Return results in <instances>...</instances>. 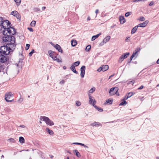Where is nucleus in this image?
<instances>
[{"instance_id":"nucleus-1","label":"nucleus","mask_w":159,"mask_h":159,"mask_svg":"<svg viewBox=\"0 0 159 159\" xmlns=\"http://www.w3.org/2000/svg\"><path fill=\"white\" fill-rule=\"evenodd\" d=\"M11 41L5 42L6 46H3L0 48V54H1L4 55H8L11 51H12L16 46L15 43V39L13 37L11 38Z\"/></svg>"},{"instance_id":"nucleus-2","label":"nucleus","mask_w":159,"mask_h":159,"mask_svg":"<svg viewBox=\"0 0 159 159\" xmlns=\"http://www.w3.org/2000/svg\"><path fill=\"white\" fill-rule=\"evenodd\" d=\"M16 32V30L13 27L11 26L7 29L3 30V34L4 36L2 37V39L3 42H7L11 41V38L14 37L11 35L15 34Z\"/></svg>"},{"instance_id":"nucleus-3","label":"nucleus","mask_w":159,"mask_h":159,"mask_svg":"<svg viewBox=\"0 0 159 159\" xmlns=\"http://www.w3.org/2000/svg\"><path fill=\"white\" fill-rule=\"evenodd\" d=\"M41 121H43L45 122L46 124L50 126L54 125L53 122L50 120L48 118L44 116H41L40 118Z\"/></svg>"},{"instance_id":"nucleus-4","label":"nucleus","mask_w":159,"mask_h":159,"mask_svg":"<svg viewBox=\"0 0 159 159\" xmlns=\"http://www.w3.org/2000/svg\"><path fill=\"white\" fill-rule=\"evenodd\" d=\"M2 24L1 25V30L2 29H3L4 30L7 29L11 26L10 22L7 20H6L4 21L3 20Z\"/></svg>"},{"instance_id":"nucleus-5","label":"nucleus","mask_w":159,"mask_h":159,"mask_svg":"<svg viewBox=\"0 0 159 159\" xmlns=\"http://www.w3.org/2000/svg\"><path fill=\"white\" fill-rule=\"evenodd\" d=\"M88 95L89 100V103L93 105L95 108H97V107L95 105L96 102L94 99V98L90 94L88 93Z\"/></svg>"},{"instance_id":"nucleus-6","label":"nucleus","mask_w":159,"mask_h":159,"mask_svg":"<svg viewBox=\"0 0 159 159\" xmlns=\"http://www.w3.org/2000/svg\"><path fill=\"white\" fill-rule=\"evenodd\" d=\"M118 90V87H113L111 88L109 92V93L111 95H113L115 94L119 96V94H117V92Z\"/></svg>"},{"instance_id":"nucleus-7","label":"nucleus","mask_w":159,"mask_h":159,"mask_svg":"<svg viewBox=\"0 0 159 159\" xmlns=\"http://www.w3.org/2000/svg\"><path fill=\"white\" fill-rule=\"evenodd\" d=\"M140 50L141 49L139 48H136L130 57V61L132 60L133 58L134 57H137L138 56V52L140 51Z\"/></svg>"},{"instance_id":"nucleus-8","label":"nucleus","mask_w":159,"mask_h":159,"mask_svg":"<svg viewBox=\"0 0 159 159\" xmlns=\"http://www.w3.org/2000/svg\"><path fill=\"white\" fill-rule=\"evenodd\" d=\"M129 55V52L125 53L124 54L122 55L120 57L119 59V62H122L124 59L127 58Z\"/></svg>"},{"instance_id":"nucleus-9","label":"nucleus","mask_w":159,"mask_h":159,"mask_svg":"<svg viewBox=\"0 0 159 159\" xmlns=\"http://www.w3.org/2000/svg\"><path fill=\"white\" fill-rule=\"evenodd\" d=\"M12 93L10 92L6 94L5 95V99L6 101L8 102L12 101L11 100H10L11 97L12 96Z\"/></svg>"},{"instance_id":"nucleus-10","label":"nucleus","mask_w":159,"mask_h":159,"mask_svg":"<svg viewBox=\"0 0 159 159\" xmlns=\"http://www.w3.org/2000/svg\"><path fill=\"white\" fill-rule=\"evenodd\" d=\"M7 55H4L2 54H0V62L2 63H4L7 60Z\"/></svg>"},{"instance_id":"nucleus-11","label":"nucleus","mask_w":159,"mask_h":159,"mask_svg":"<svg viewBox=\"0 0 159 159\" xmlns=\"http://www.w3.org/2000/svg\"><path fill=\"white\" fill-rule=\"evenodd\" d=\"M111 39V37L110 36H107L105 38H104L102 42L100 43L101 45H103L104 43H105L108 42Z\"/></svg>"},{"instance_id":"nucleus-12","label":"nucleus","mask_w":159,"mask_h":159,"mask_svg":"<svg viewBox=\"0 0 159 159\" xmlns=\"http://www.w3.org/2000/svg\"><path fill=\"white\" fill-rule=\"evenodd\" d=\"M11 14L15 16L17 19H20V16L18 12L16 11H12L11 13Z\"/></svg>"},{"instance_id":"nucleus-13","label":"nucleus","mask_w":159,"mask_h":159,"mask_svg":"<svg viewBox=\"0 0 159 159\" xmlns=\"http://www.w3.org/2000/svg\"><path fill=\"white\" fill-rule=\"evenodd\" d=\"M85 66H82L80 68V75L82 78H83L84 77V75L85 73Z\"/></svg>"},{"instance_id":"nucleus-14","label":"nucleus","mask_w":159,"mask_h":159,"mask_svg":"<svg viewBox=\"0 0 159 159\" xmlns=\"http://www.w3.org/2000/svg\"><path fill=\"white\" fill-rule=\"evenodd\" d=\"M148 22L149 21L148 20H146L143 23L139 24L137 26L138 27H144L147 26Z\"/></svg>"},{"instance_id":"nucleus-15","label":"nucleus","mask_w":159,"mask_h":159,"mask_svg":"<svg viewBox=\"0 0 159 159\" xmlns=\"http://www.w3.org/2000/svg\"><path fill=\"white\" fill-rule=\"evenodd\" d=\"M54 47L59 52H61V53L62 52V50L59 45L58 44H56Z\"/></svg>"},{"instance_id":"nucleus-16","label":"nucleus","mask_w":159,"mask_h":159,"mask_svg":"<svg viewBox=\"0 0 159 159\" xmlns=\"http://www.w3.org/2000/svg\"><path fill=\"white\" fill-rule=\"evenodd\" d=\"M120 21L121 24H123L125 22L126 20L124 16H121L120 17Z\"/></svg>"},{"instance_id":"nucleus-17","label":"nucleus","mask_w":159,"mask_h":159,"mask_svg":"<svg viewBox=\"0 0 159 159\" xmlns=\"http://www.w3.org/2000/svg\"><path fill=\"white\" fill-rule=\"evenodd\" d=\"M102 67L103 71H106L108 69V66L107 65H102Z\"/></svg>"},{"instance_id":"nucleus-18","label":"nucleus","mask_w":159,"mask_h":159,"mask_svg":"<svg viewBox=\"0 0 159 159\" xmlns=\"http://www.w3.org/2000/svg\"><path fill=\"white\" fill-rule=\"evenodd\" d=\"M73 144L79 145L84 146V148H88L89 147L88 146L85 145L84 144L79 143H73Z\"/></svg>"},{"instance_id":"nucleus-19","label":"nucleus","mask_w":159,"mask_h":159,"mask_svg":"<svg viewBox=\"0 0 159 159\" xmlns=\"http://www.w3.org/2000/svg\"><path fill=\"white\" fill-rule=\"evenodd\" d=\"M113 100H110L109 99L107 100L106 102L104 103V105L107 104H111L112 103Z\"/></svg>"},{"instance_id":"nucleus-20","label":"nucleus","mask_w":159,"mask_h":159,"mask_svg":"<svg viewBox=\"0 0 159 159\" xmlns=\"http://www.w3.org/2000/svg\"><path fill=\"white\" fill-rule=\"evenodd\" d=\"M138 27L137 25L136 26L132 29L131 31V34H134L136 32L138 29Z\"/></svg>"},{"instance_id":"nucleus-21","label":"nucleus","mask_w":159,"mask_h":159,"mask_svg":"<svg viewBox=\"0 0 159 159\" xmlns=\"http://www.w3.org/2000/svg\"><path fill=\"white\" fill-rule=\"evenodd\" d=\"M70 69L71 70L73 71V72H74V73H75L76 74H77L78 72L76 71L75 66L74 65H72L70 67Z\"/></svg>"},{"instance_id":"nucleus-22","label":"nucleus","mask_w":159,"mask_h":159,"mask_svg":"<svg viewBox=\"0 0 159 159\" xmlns=\"http://www.w3.org/2000/svg\"><path fill=\"white\" fill-rule=\"evenodd\" d=\"M100 34H101V33H100L99 34H97L96 35H94V36H93L91 40L92 41H94L99 36V35Z\"/></svg>"},{"instance_id":"nucleus-23","label":"nucleus","mask_w":159,"mask_h":159,"mask_svg":"<svg viewBox=\"0 0 159 159\" xmlns=\"http://www.w3.org/2000/svg\"><path fill=\"white\" fill-rule=\"evenodd\" d=\"M46 130L48 132L50 135H53L54 134L53 131L52 130H50L48 128H47L46 129Z\"/></svg>"},{"instance_id":"nucleus-24","label":"nucleus","mask_w":159,"mask_h":159,"mask_svg":"<svg viewBox=\"0 0 159 159\" xmlns=\"http://www.w3.org/2000/svg\"><path fill=\"white\" fill-rule=\"evenodd\" d=\"M90 125L92 126H96V125H101V124H100V123L99 122H94V123H91V124H90Z\"/></svg>"},{"instance_id":"nucleus-25","label":"nucleus","mask_w":159,"mask_h":159,"mask_svg":"<svg viewBox=\"0 0 159 159\" xmlns=\"http://www.w3.org/2000/svg\"><path fill=\"white\" fill-rule=\"evenodd\" d=\"M77 42L76 40H72L71 41V45L73 46H75L77 44Z\"/></svg>"},{"instance_id":"nucleus-26","label":"nucleus","mask_w":159,"mask_h":159,"mask_svg":"<svg viewBox=\"0 0 159 159\" xmlns=\"http://www.w3.org/2000/svg\"><path fill=\"white\" fill-rule=\"evenodd\" d=\"M19 142L21 143H25V139L22 137H20L19 138Z\"/></svg>"},{"instance_id":"nucleus-27","label":"nucleus","mask_w":159,"mask_h":159,"mask_svg":"<svg viewBox=\"0 0 159 159\" xmlns=\"http://www.w3.org/2000/svg\"><path fill=\"white\" fill-rule=\"evenodd\" d=\"M48 52L50 56L52 58L53 57V56H54V53L52 51L50 50L48 51Z\"/></svg>"},{"instance_id":"nucleus-28","label":"nucleus","mask_w":159,"mask_h":159,"mask_svg":"<svg viewBox=\"0 0 159 159\" xmlns=\"http://www.w3.org/2000/svg\"><path fill=\"white\" fill-rule=\"evenodd\" d=\"M74 151L75 153V155H76L78 157H80L81 156V155L80 154V153L77 150H75Z\"/></svg>"},{"instance_id":"nucleus-29","label":"nucleus","mask_w":159,"mask_h":159,"mask_svg":"<svg viewBox=\"0 0 159 159\" xmlns=\"http://www.w3.org/2000/svg\"><path fill=\"white\" fill-rule=\"evenodd\" d=\"M95 87L92 88L89 90L88 93H93L95 91Z\"/></svg>"},{"instance_id":"nucleus-30","label":"nucleus","mask_w":159,"mask_h":159,"mask_svg":"<svg viewBox=\"0 0 159 159\" xmlns=\"http://www.w3.org/2000/svg\"><path fill=\"white\" fill-rule=\"evenodd\" d=\"M54 60L56 61H57L58 62H61V60H60L58 58H57V57L56 56H54L52 58Z\"/></svg>"},{"instance_id":"nucleus-31","label":"nucleus","mask_w":159,"mask_h":159,"mask_svg":"<svg viewBox=\"0 0 159 159\" xmlns=\"http://www.w3.org/2000/svg\"><path fill=\"white\" fill-rule=\"evenodd\" d=\"M9 142L14 143L16 142V140L13 139L11 138L7 140Z\"/></svg>"},{"instance_id":"nucleus-32","label":"nucleus","mask_w":159,"mask_h":159,"mask_svg":"<svg viewBox=\"0 0 159 159\" xmlns=\"http://www.w3.org/2000/svg\"><path fill=\"white\" fill-rule=\"evenodd\" d=\"M91 48V46L90 45H88L86 48L85 50L86 52L89 51Z\"/></svg>"},{"instance_id":"nucleus-33","label":"nucleus","mask_w":159,"mask_h":159,"mask_svg":"<svg viewBox=\"0 0 159 159\" xmlns=\"http://www.w3.org/2000/svg\"><path fill=\"white\" fill-rule=\"evenodd\" d=\"M14 1L16 2L17 5H19L21 2V0H14Z\"/></svg>"},{"instance_id":"nucleus-34","label":"nucleus","mask_w":159,"mask_h":159,"mask_svg":"<svg viewBox=\"0 0 159 159\" xmlns=\"http://www.w3.org/2000/svg\"><path fill=\"white\" fill-rule=\"evenodd\" d=\"M36 24V21L34 20H33L30 23V25L32 27H34Z\"/></svg>"},{"instance_id":"nucleus-35","label":"nucleus","mask_w":159,"mask_h":159,"mask_svg":"<svg viewBox=\"0 0 159 159\" xmlns=\"http://www.w3.org/2000/svg\"><path fill=\"white\" fill-rule=\"evenodd\" d=\"M127 102L125 100H124L120 104V105H125V104H127Z\"/></svg>"},{"instance_id":"nucleus-36","label":"nucleus","mask_w":159,"mask_h":159,"mask_svg":"<svg viewBox=\"0 0 159 159\" xmlns=\"http://www.w3.org/2000/svg\"><path fill=\"white\" fill-rule=\"evenodd\" d=\"M130 40V38L129 37H126L125 41L126 42H129Z\"/></svg>"},{"instance_id":"nucleus-37","label":"nucleus","mask_w":159,"mask_h":159,"mask_svg":"<svg viewBox=\"0 0 159 159\" xmlns=\"http://www.w3.org/2000/svg\"><path fill=\"white\" fill-rule=\"evenodd\" d=\"M80 62L79 61H77L74 63V65L75 66H77L80 64Z\"/></svg>"},{"instance_id":"nucleus-38","label":"nucleus","mask_w":159,"mask_h":159,"mask_svg":"<svg viewBox=\"0 0 159 159\" xmlns=\"http://www.w3.org/2000/svg\"><path fill=\"white\" fill-rule=\"evenodd\" d=\"M81 102L79 101H77L76 102L75 105L77 106H79L81 105Z\"/></svg>"},{"instance_id":"nucleus-39","label":"nucleus","mask_w":159,"mask_h":159,"mask_svg":"<svg viewBox=\"0 0 159 159\" xmlns=\"http://www.w3.org/2000/svg\"><path fill=\"white\" fill-rule=\"evenodd\" d=\"M34 50L33 49L32 50L31 52L29 53V56H31L32 55V54L34 53Z\"/></svg>"},{"instance_id":"nucleus-40","label":"nucleus","mask_w":159,"mask_h":159,"mask_svg":"<svg viewBox=\"0 0 159 159\" xmlns=\"http://www.w3.org/2000/svg\"><path fill=\"white\" fill-rule=\"evenodd\" d=\"M3 20V18L2 17H0V30H1V25H2V21Z\"/></svg>"},{"instance_id":"nucleus-41","label":"nucleus","mask_w":159,"mask_h":159,"mask_svg":"<svg viewBox=\"0 0 159 159\" xmlns=\"http://www.w3.org/2000/svg\"><path fill=\"white\" fill-rule=\"evenodd\" d=\"M134 94V93H133V92H129L127 94V96L128 97H129V96H130V97H131Z\"/></svg>"},{"instance_id":"nucleus-42","label":"nucleus","mask_w":159,"mask_h":159,"mask_svg":"<svg viewBox=\"0 0 159 159\" xmlns=\"http://www.w3.org/2000/svg\"><path fill=\"white\" fill-rule=\"evenodd\" d=\"M139 20L141 21H144L145 20V18L143 16L141 17L139 19Z\"/></svg>"},{"instance_id":"nucleus-43","label":"nucleus","mask_w":159,"mask_h":159,"mask_svg":"<svg viewBox=\"0 0 159 159\" xmlns=\"http://www.w3.org/2000/svg\"><path fill=\"white\" fill-rule=\"evenodd\" d=\"M30 45L29 44H26V47L25 48V50H28L29 49V48H30Z\"/></svg>"},{"instance_id":"nucleus-44","label":"nucleus","mask_w":159,"mask_h":159,"mask_svg":"<svg viewBox=\"0 0 159 159\" xmlns=\"http://www.w3.org/2000/svg\"><path fill=\"white\" fill-rule=\"evenodd\" d=\"M131 12H126L125 15V16L126 17H128L130 15V13H131Z\"/></svg>"},{"instance_id":"nucleus-45","label":"nucleus","mask_w":159,"mask_h":159,"mask_svg":"<svg viewBox=\"0 0 159 159\" xmlns=\"http://www.w3.org/2000/svg\"><path fill=\"white\" fill-rule=\"evenodd\" d=\"M97 109L99 111H102L103 110V109L100 108H98L97 107V108H95Z\"/></svg>"},{"instance_id":"nucleus-46","label":"nucleus","mask_w":159,"mask_h":159,"mask_svg":"<svg viewBox=\"0 0 159 159\" xmlns=\"http://www.w3.org/2000/svg\"><path fill=\"white\" fill-rule=\"evenodd\" d=\"M130 96H129V97H128L127 95L125 96L124 98V100H127L128 98H130Z\"/></svg>"},{"instance_id":"nucleus-47","label":"nucleus","mask_w":159,"mask_h":159,"mask_svg":"<svg viewBox=\"0 0 159 159\" xmlns=\"http://www.w3.org/2000/svg\"><path fill=\"white\" fill-rule=\"evenodd\" d=\"M23 101V98H20L18 100V101L19 102H21Z\"/></svg>"},{"instance_id":"nucleus-48","label":"nucleus","mask_w":159,"mask_h":159,"mask_svg":"<svg viewBox=\"0 0 159 159\" xmlns=\"http://www.w3.org/2000/svg\"><path fill=\"white\" fill-rule=\"evenodd\" d=\"M97 71L98 72H100L101 71H102V66L99 67L98 70Z\"/></svg>"},{"instance_id":"nucleus-49","label":"nucleus","mask_w":159,"mask_h":159,"mask_svg":"<svg viewBox=\"0 0 159 159\" xmlns=\"http://www.w3.org/2000/svg\"><path fill=\"white\" fill-rule=\"evenodd\" d=\"M134 82H135V80H132L131 81L129 82L128 84H134Z\"/></svg>"},{"instance_id":"nucleus-50","label":"nucleus","mask_w":159,"mask_h":159,"mask_svg":"<svg viewBox=\"0 0 159 159\" xmlns=\"http://www.w3.org/2000/svg\"><path fill=\"white\" fill-rule=\"evenodd\" d=\"M146 0H133V2H137L140 1H145Z\"/></svg>"},{"instance_id":"nucleus-51","label":"nucleus","mask_w":159,"mask_h":159,"mask_svg":"<svg viewBox=\"0 0 159 159\" xmlns=\"http://www.w3.org/2000/svg\"><path fill=\"white\" fill-rule=\"evenodd\" d=\"M28 29L29 30V31L30 32H33V29L31 28H28Z\"/></svg>"},{"instance_id":"nucleus-52","label":"nucleus","mask_w":159,"mask_h":159,"mask_svg":"<svg viewBox=\"0 0 159 159\" xmlns=\"http://www.w3.org/2000/svg\"><path fill=\"white\" fill-rule=\"evenodd\" d=\"M64 83H65V81L63 80H62L60 82V83L61 84H64Z\"/></svg>"},{"instance_id":"nucleus-53","label":"nucleus","mask_w":159,"mask_h":159,"mask_svg":"<svg viewBox=\"0 0 159 159\" xmlns=\"http://www.w3.org/2000/svg\"><path fill=\"white\" fill-rule=\"evenodd\" d=\"M19 127H21L22 128H25V126L24 125H21L19 126Z\"/></svg>"},{"instance_id":"nucleus-54","label":"nucleus","mask_w":159,"mask_h":159,"mask_svg":"<svg viewBox=\"0 0 159 159\" xmlns=\"http://www.w3.org/2000/svg\"><path fill=\"white\" fill-rule=\"evenodd\" d=\"M143 85L141 86L139 88H138V90H140L143 89Z\"/></svg>"},{"instance_id":"nucleus-55","label":"nucleus","mask_w":159,"mask_h":159,"mask_svg":"<svg viewBox=\"0 0 159 159\" xmlns=\"http://www.w3.org/2000/svg\"><path fill=\"white\" fill-rule=\"evenodd\" d=\"M98 12H99V10H98V9H97V10H96V11H95V13L96 14V17L97 16V14L98 13Z\"/></svg>"},{"instance_id":"nucleus-56","label":"nucleus","mask_w":159,"mask_h":159,"mask_svg":"<svg viewBox=\"0 0 159 159\" xmlns=\"http://www.w3.org/2000/svg\"><path fill=\"white\" fill-rule=\"evenodd\" d=\"M154 2H150V3L149 4V5L150 6H152L153 5Z\"/></svg>"},{"instance_id":"nucleus-57","label":"nucleus","mask_w":159,"mask_h":159,"mask_svg":"<svg viewBox=\"0 0 159 159\" xmlns=\"http://www.w3.org/2000/svg\"><path fill=\"white\" fill-rule=\"evenodd\" d=\"M116 25H113L111 26V28L112 29L114 28Z\"/></svg>"},{"instance_id":"nucleus-58","label":"nucleus","mask_w":159,"mask_h":159,"mask_svg":"<svg viewBox=\"0 0 159 159\" xmlns=\"http://www.w3.org/2000/svg\"><path fill=\"white\" fill-rule=\"evenodd\" d=\"M90 20V17L89 16L87 18V20Z\"/></svg>"},{"instance_id":"nucleus-59","label":"nucleus","mask_w":159,"mask_h":159,"mask_svg":"<svg viewBox=\"0 0 159 159\" xmlns=\"http://www.w3.org/2000/svg\"><path fill=\"white\" fill-rule=\"evenodd\" d=\"M114 76V75H111L109 77V79H110L111 77H112L113 76Z\"/></svg>"},{"instance_id":"nucleus-60","label":"nucleus","mask_w":159,"mask_h":159,"mask_svg":"<svg viewBox=\"0 0 159 159\" xmlns=\"http://www.w3.org/2000/svg\"><path fill=\"white\" fill-rule=\"evenodd\" d=\"M49 156L50 157H51V158H52L53 157V156L52 155H50Z\"/></svg>"},{"instance_id":"nucleus-61","label":"nucleus","mask_w":159,"mask_h":159,"mask_svg":"<svg viewBox=\"0 0 159 159\" xmlns=\"http://www.w3.org/2000/svg\"><path fill=\"white\" fill-rule=\"evenodd\" d=\"M50 43L52 46H54V47L55 46L53 43L52 42H51Z\"/></svg>"},{"instance_id":"nucleus-62","label":"nucleus","mask_w":159,"mask_h":159,"mask_svg":"<svg viewBox=\"0 0 159 159\" xmlns=\"http://www.w3.org/2000/svg\"><path fill=\"white\" fill-rule=\"evenodd\" d=\"M157 64H159V59L157 60Z\"/></svg>"},{"instance_id":"nucleus-63","label":"nucleus","mask_w":159,"mask_h":159,"mask_svg":"<svg viewBox=\"0 0 159 159\" xmlns=\"http://www.w3.org/2000/svg\"><path fill=\"white\" fill-rule=\"evenodd\" d=\"M66 66H64L63 67V68L64 69H66Z\"/></svg>"},{"instance_id":"nucleus-64","label":"nucleus","mask_w":159,"mask_h":159,"mask_svg":"<svg viewBox=\"0 0 159 159\" xmlns=\"http://www.w3.org/2000/svg\"><path fill=\"white\" fill-rule=\"evenodd\" d=\"M45 8H46V7H42V9H43V10L45 9Z\"/></svg>"}]
</instances>
